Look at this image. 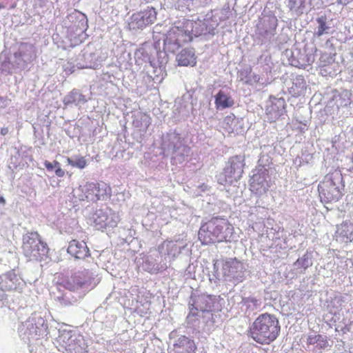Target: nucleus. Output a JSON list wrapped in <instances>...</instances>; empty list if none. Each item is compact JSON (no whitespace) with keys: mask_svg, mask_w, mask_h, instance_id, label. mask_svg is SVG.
I'll return each mask as SVG.
<instances>
[{"mask_svg":"<svg viewBox=\"0 0 353 353\" xmlns=\"http://www.w3.org/2000/svg\"><path fill=\"white\" fill-rule=\"evenodd\" d=\"M280 330L278 319L274 314L264 313L250 324L248 336L259 344L268 345L276 339Z\"/></svg>","mask_w":353,"mask_h":353,"instance_id":"f257e3e1","label":"nucleus"},{"mask_svg":"<svg viewBox=\"0 0 353 353\" xmlns=\"http://www.w3.org/2000/svg\"><path fill=\"white\" fill-rule=\"evenodd\" d=\"M232 230L227 220L215 217L201 226L198 236L201 243L206 245L228 241Z\"/></svg>","mask_w":353,"mask_h":353,"instance_id":"f03ea898","label":"nucleus"},{"mask_svg":"<svg viewBox=\"0 0 353 353\" xmlns=\"http://www.w3.org/2000/svg\"><path fill=\"white\" fill-rule=\"evenodd\" d=\"M344 187L343 177L340 171L335 170L324 176L319 184L318 190L321 201L327 210H331L332 207L327 205H332L342 197Z\"/></svg>","mask_w":353,"mask_h":353,"instance_id":"7ed1b4c3","label":"nucleus"},{"mask_svg":"<svg viewBox=\"0 0 353 353\" xmlns=\"http://www.w3.org/2000/svg\"><path fill=\"white\" fill-rule=\"evenodd\" d=\"M161 150L166 157H171L173 164H181L188 159L191 149L185 144L181 134L170 132L162 137Z\"/></svg>","mask_w":353,"mask_h":353,"instance_id":"20e7f679","label":"nucleus"},{"mask_svg":"<svg viewBox=\"0 0 353 353\" xmlns=\"http://www.w3.org/2000/svg\"><path fill=\"white\" fill-rule=\"evenodd\" d=\"M22 250L30 261H41L48 257L49 248L37 232H28L23 236Z\"/></svg>","mask_w":353,"mask_h":353,"instance_id":"39448f33","label":"nucleus"},{"mask_svg":"<svg viewBox=\"0 0 353 353\" xmlns=\"http://www.w3.org/2000/svg\"><path fill=\"white\" fill-rule=\"evenodd\" d=\"M45 319L39 314H33L19 327L20 337L24 341L37 339L47 329Z\"/></svg>","mask_w":353,"mask_h":353,"instance_id":"423d86ee","label":"nucleus"},{"mask_svg":"<svg viewBox=\"0 0 353 353\" xmlns=\"http://www.w3.org/2000/svg\"><path fill=\"white\" fill-rule=\"evenodd\" d=\"M243 161L244 158L242 156L230 158L223 172L219 176V183L222 185H232L240 179L243 172Z\"/></svg>","mask_w":353,"mask_h":353,"instance_id":"0eeeda50","label":"nucleus"},{"mask_svg":"<svg viewBox=\"0 0 353 353\" xmlns=\"http://www.w3.org/2000/svg\"><path fill=\"white\" fill-rule=\"evenodd\" d=\"M217 25L212 23L210 19H198L195 21H188L185 26L184 34L188 41H191L193 37H199L202 34H215V28Z\"/></svg>","mask_w":353,"mask_h":353,"instance_id":"6e6552de","label":"nucleus"},{"mask_svg":"<svg viewBox=\"0 0 353 353\" xmlns=\"http://www.w3.org/2000/svg\"><path fill=\"white\" fill-rule=\"evenodd\" d=\"M270 185L268 170L264 166L259 165L253 171L250 180V190L255 194L261 196L267 192Z\"/></svg>","mask_w":353,"mask_h":353,"instance_id":"1a4fd4ad","label":"nucleus"},{"mask_svg":"<svg viewBox=\"0 0 353 353\" xmlns=\"http://www.w3.org/2000/svg\"><path fill=\"white\" fill-rule=\"evenodd\" d=\"M92 219L97 230H103L106 227L113 228L120 221L119 214L108 207L97 210L92 214Z\"/></svg>","mask_w":353,"mask_h":353,"instance_id":"9d476101","label":"nucleus"},{"mask_svg":"<svg viewBox=\"0 0 353 353\" xmlns=\"http://www.w3.org/2000/svg\"><path fill=\"white\" fill-rule=\"evenodd\" d=\"M95 272L93 269L84 268L83 270L78 271L64 281L63 286L70 291H77L90 284L91 280L94 279Z\"/></svg>","mask_w":353,"mask_h":353,"instance_id":"9b49d317","label":"nucleus"},{"mask_svg":"<svg viewBox=\"0 0 353 353\" xmlns=\"http://www.w3.org/2000/svg\"><path fill=\"white\" fill-rule=\"evenodd\" d=\"M188 39L185 37L184 30L178 27L172 28L163 37V49L165 51L174 53L181 46V41H187ZM163 54L165 58V52H160L159 55Z\"/></svg>","mask_w":353,"mask_h":353,"instance_id":"f8f14e48","label":"nucleus"},{"mask_svg":"<svg viewBox=\"0 0 353 353\" xmlns=\"http://www.w3.org/2000/svg\"><path fill=\"white\" fill-rule=\"evenodd\" d=\"M25 285V281L14 269L0 275V290L21 292Z\"/></svg>","mask_w":353,"mask_h":353,"instance_id":"ddd939ff","label":"nucleus"},{"mask_svg":"<svg viewBox=\"0 0 353 353\" xmlns=\"http://www.w3.org/2000/svg\"><path fill=\"white\" fill-rule=\"evenodd\" d=\"M245 271L244 264L236 259H230L222 264L223 276L228 281H242Z\"/></svg>","mask_w":353,"mask_h":353,"instance_id":"4468645a","label":"nucleus"},{"mask_svg":"<svg viewBox=\"0 0 353 353\" xmlns=\"http://www.w3.org/2000/svg\"><path fill=\"white\" fill-rule=\"evenodd\" d=\"M288 60L289 63L299 68H307L314 61V55L312 53L301 52L299 50L287 49L283 54Z\"/></svg>","mask_w":353,"mask_h":353,"instance_id":"2eb2a0df","label":"nucleus"},{"mask_svg":"<svg viewBox=\"0 0 353 353\" xmlns=\"http://www.w3.org/2000/svg\"><path fill=\"white\" fill-rule=\"evenodd\" d=\"M157 12L153 8L134 13L130 18L129 27L131 30L143 29L146 26L152 24L156 20Z\"/></svg>","mask_w":353,"mask_h":353,"instance_id":"dca6fc26","label":"nucleus"},{"mask_svg":"<svg viewBox=\"0 0 353 353\" xmlns=\"http://www.w3.org/2000/svg\"><path fill=\"white\" fill-rule=\"evenodd\" d=\"M320 0H286L289 13L293 17L307 14Z\"/></svg>","mask_w":353,"mask_h":353,"instance_id":"f3484780","label":"nucleus"},{"mask_svg":"<svg viewBox=\"0 0 353 353\" xmlns=\"http://www.w3.org/2000/svg\"><path fill=\"white\" fill-rule=\"evenodd\" d=\"M214 306V300L211 296L205 294H192L189 301V308L194 309L201 314L210 315V310Z\"/></svg>","mask_w":353,"mask_h":353,"instance_id":"a211bd4d","label":"nucleus"},{"mask_svg":"<svg viewBox=\"0 0 353 353\" xmlns=\"http://www.w3.org/2000/svg\"><path fill=\"white\" fill-rule=\"evenodd\" d=\"M277 27V19L275 16L268 17L261 26L257 28V34L261 43L270 41L275 34Z\"/></svg>","mask_w":353,"mask_h":353,"instance_id":"6ab92c4d","label":"nucleus"},{"mask_svg":"<svg viewBox=\"0 0 353 353\" xmlns=\"http://www.w3.org/2000/svg\"><path fill=\"white\" fill-rule=\"evenodd\" d=\"M67 19L71 22L68 28L77 35H80L88 29V19L84 14L80 12L74 11L70 14L67 17Z\"/></svg>","mask_w":353,"mask_h":353,"instance_id":"aec40b11","label":"nucleus"},{"mask_svg":"<svg viewBox=\"0 0 353 353\" xmlns=\"http://www.w3.org/2000/svg\"><path fill=\"white\" fill-rule=\"evenodd\" d=\"M170 353H195L196 346L194 340L181 335L174 339L172 347H170Z\"/></svg>","mask_w":353,"mask_h":353,"instance_id":"412c9836","label":"nucleus"},{"mask_svg":"<svg viewBox=\"0 0 353 353\" xmlns=\"http://www.w3.org/2000/svg\"><path fill=\"white\" fill-rule=\"evenodd\" d=\"M67 252L77 259H83L90 256V250L84 241L72 240L70 242Z\"/></svg>","mask_w":353,"mask_h":353,"instance_id":"4be33fe9","label":"nucleus"},{"mask_svg":"<svg viewBox=\"0 0 353 353\" xmlns=\"http://www.w3.org/2000/svg\"><path fill=\"white\" fill-rule=\"evenodd\" d=\"M159 254L165 256V260H173L181 252V247L172 241H164L158 248Z\"/></svg>","mask_w":353,"mask_h":353,"instance_id":"5701e85b","label":"nucleus"},{"mask_svg":"<svg viewBox=\"0 0 353 353\" xmlns=\"http://www.w3.org/2000/svg\"><path fill=\"white\" fill-rule=\"evenodd\" d=\"M176 61L180 66H194L196 63V57L193 48L183 49L176 54Z\"/></svg>","mask_w":353,"mask_h":353,"instance_id":"b1692460","label":"nucleus"},{"mask_svg":"<svg viewBox=\"0 0 353 353\" xmlns=\"http://www.w3.org/2000/svg\"><path fill=\"white\" fill-rule=\"evenodd\" d=\"M336 236L340 241L351 242L353 241V223L351 222H343L337 227Z\"/></svg>","mask_w":353,"mask_h":353,"instance_id":"393cba45","label":"nucleus"},{"mask_svg":"<svg viewBox=\"0 0 353 353\" xmlns=\"http://www.w3.org/2000/svg\"><path fill=\"white\" fill-rule=\"evenodd\" d=\"M318 24L315 34L321 37L323 34H329L332 29V19H330L325 13H319V17L316 19Z\"/></svg>","mask_w":353,"mask_h":353,"instance_id":"a878e982","label":"nucleus"},{"mask_svg":"<svg viewBox=\"0 0 353 353\" xmlns=\"http://www.w3.org/2000/svg\"><path fill=\"white\" fill-rule=\"evenodd\" d=\"M94 185H96V190L94 192V197L91 196L92 202H97L99 200L105 201L110 197L111 188L107 183L101 181L94 183Z\"/></svg>","mask_w":353,"mask_h":353,"instance_id":"bb28decb","label":"nucleus"},{"mask_svg":"<svg viewBox=\"0 0 353 353\" xmlns=\"http://www.w3.org/2000/svg\"><path fill=\"white\" fill-rule=\"evenodd\" d=\"M26 61H32L36 57V50L34 46L28 43H23L20 45L19 50L14 52V57H21Z\"/></svg>","mask_w":353,"mask_h":353,"instance_id":"cd10ccee","label":"nucleus"},{"mask_svg":"<svg viewBox=\"0 0 353 353\" xmlns=\"http://www.w3.org/2000/svg\"><path fill=\"white\" fill-rule=\"evenodd\" d=\"M214 103L216 109L223 110L232 107L234 102L232 98L222 90L214 96Z\"/></svg>","mask_w":353,"mask_h":353,"instance_id":"c85d7f7f","label":"nucleus"},{"mask_svg":"<svg viewBox=\"0 0 353 353\" xmlns=\"http://www.w3.org/2000/svg\"><path fill=\"white\" fill-rule=\"evenodd\" d=\"M95 190L96 185H94V183L86 182L84 185H79V188L76 190V192H81V194H77L79 200H88L90 201H92L91 196L94 197V192Z\"/></svg>","mask_w":353,"mask_h":353,"instance_id":"c756f323","label":"nucleus"},{"mask_svg":"<svg viewBox=\"0 0 353 353\" xmlns=\"http://www.w3.org/2000/svg\"><path fill=\"white\" fill-rule=\"evenodd\" d=\"M285 100L282 98L277 99L268 109V114L271 115V119H276L285 112Z\"/></svg>","mask_w":353,"mask_h":353,"instance_id":"7c9ffc66","label":"nucleus"},{"mask_svg":"<svg viewBox=\"0 0 353 353\" xmlns=\"http://www.w3.org/2000/svg\"><path fill=\"white\" fill-rule=\"evenodd\" d=\"M87 99L85 96L79 92L77 90H72L63 99V103L65 105L74 104L75 105H81L86 103Z\"/></svg>","mask_w":353,"mask_h":353,"instance_id":"2f4dec72","label":"nucleus"},{"mask_svg":"<svg viewBox=\"0 0 353 353\" xmlns=\"http://www.w3.org/2000/svg\"><path fill=\"white\" fill-rule=\"evenodd\" d=\"M313 264V255L311 252L306 251V252L301 257H299L293 264L296 269L302 268L304 270L311 267Z\"/></svg>","mask_w":353,"mask_h":353,"instance_id":"473e14b6","label":"nucleus"},{"mask_svg":"<svg viewBox=\"0 0 353 353\" xmlns=\"http://www.w3.org/2000/svg\"><path fill=\"white\" fill-rule=\"evenodd\" d=\"M69 165L79 169H83L87 165V161L83 157L74 155L67 159Z\"/></svg>","mask_w":353,"mask_h":353,"instance_id":"72a5a7b5","label":"nucleus"},{"mask_svg":"<svg viewBox=\"0 0 353 353\" xmlns=\"http://www.w3.org/2000/svg\"><path fill=\"white\" fill-rule=\"evenodd\" d=\"M190 309V312L187 316V323L188 325L193 327L199 326L201 313L194 310V309Z\"/></svg>","mask_w":353,"mask_h":353,"instance_id":"f704fd0d","label":"nucleus"},{"mask_svg":"<svg viewBox=\"0 0 353 353\" xmlns=\"http://www.w3.org/2000/svg\"><path fill=\"white\" fill-rule=\"evenodd\" d=\"M167 268V265H161L159 267V265L156 263L154 261H150L149 257L145 261V269L151 272H157L160 270H165Z\"/></svg>","mask_w":353,"mask_h":353,"instance_id":"c9c22d12","label":"nucleus"},{"mask_svg":"<svg viewBox=\"0 0 353 353\" xmlns=\"http://www.w3.org/2000/svg\"><path fill=\"white\" fill-rule=\"evenodd\" d=\"M1 70L3 72L6 73H12L17 69V67L14 65V63L13 60L10 59H5L1 63Z\"/></svg>","mask_w":353,"mask_h":353,"instance_id":"e433bc0d","label":"nucleus"},{"mask_svg":"<svg viewBox=\"0 0 353 353\" xmlns=\"http://www.w3.org/2000/svg\"><path fill=\"white\" fill-rule=\"evenodd\" d=\"M13 62L14 63V65L17 67V69H23L26 67L29 61H26L23 57H14V55L13 56Z\"/></svg>","mask_w":353,"mask_h":353,"instance_id":"4c0bfd02","label":"nucleus"},{"mask_svg":"<svg viewBox=\"0 0 353 353\" xmlns=\"http://www.w3.org/2000/svg\"><path fill=\"white\" fill-rule=\"evenodd\" d=\"M57 300L60 303L61 305L65 306L72 304V302L70 300L67 293L63 294L61 296H57Z\"/></svg>","mask_w":353,"mask_h":353,"instance_id":"58836bf2","label":"nucleus"},{"mask_svg":"<svg viewBox=\"0 0 353 353\" xmlns=\"http://www.w3.org/2000/svg\"><path fill=\"white\" fill-rule=\"evenodd\" d=\"M59 165V163L57 161H54L53 162H50L48 161H45L44 165L48 172H53L54 169L57 168Z\"/></svg>","mask_w":353,"mask_h":353,"instance_id":"ea45409f","label":"nucleus"},{"mask_svg":"<svg viewBox=\"0 0 353 353\" xmlns=\"http://www.w3.org/2000/svg\"><path fill=\"white\" fill-rule=\"evenodd\" d=\"M10 100L7 97H0V108H3L8 105Z\"/></svg>","mask_w":353,"mask_h":353,"instance_id":"a19ab883","label":"nucleus"},{"mask_svg":"<svg viewBox=\"0 0 353 353\" xmlns=\"http://www.w3.org/2000/svg\"><path fill=\"white\" fill-rule=\"evenodd\" d=\"M325 59H327V63H332V61H333L332 60V58L327 54H323L321 58H320V61H321V63H322ZM320 66H325V63H320L319 65Z\"/></svg>","mask_w":353,"mask_h":353,"instance_id":"79ce46f5","label":"nucleus"},{"mask_svg":"<svg viewBox=\"0 0 353 353\" xmlns=\"http://www.w3.org/2000/svg\"><path fill=\"white\" fill-rule=\"evenodd\" d=\"M201 318H202L205 323H208L209 320H211L212 319V309L210 310V315L207 314H200Z\"/></svg>","mask_w":353,"mask_h":353,"instance_id":"37998d69","label":"nucleus"},{"mask_svg":"<svg viewBox=\"0 0 353 353\" xmlns=\"http://www.w3.org/2000/svg\"><path fill=\"white\" fill-rule=\"evenodd\" d=\"M54 172L56 175L59 177H62L65 174V172L61 168L60 164L57 168H55Z\"/></svg>","mask_w":353,"mask_h":353,"instance_id":"c03bdc74","label":"nucleus"},{"mask_svg":"<svg viewBox=\"0 0 353 353\" xmlns=\"http://www.w3.org/2000/svg\"><path fill=\"white\" fill-rule=\"evenodd\" d=\"M209 190V188L207 185L205 183L201 184L198 187V193L200 194L201 192H205Z\"/></svg>","mask_w":353,"mask_h":353,"instance_id":"a18cd8bd","label":"nucleus"},{"mask_svg":"<svg viewBox=\"0 0 353 353\" xmlns=\"http://www.w3.org/2000/svg\"><path fill=\"white\" fill-rule=\"evenodd\" d=\"M219 263L216 262L215 263H214V272H215V276L216 278H219L220 276V274L219 272H218V268H219Z\"/></svg>","mask_w":353,"mask_h":353,"instance_id":"49530a36","label":"nucleus"},{"mask_svg":"<svg viewBox=\"0 0 353 353\" xmlns=\"http://www.w3.org/2000/svg\"><path fill=\"white\" fill-rule=\"evenodd\" d=\"M6 291V290H0V300L1 301H3L7 299V295L5 294Z\"/></svg>","mask_w":353,"mask_h":353,"instance_id":"de8ad7c7","label":"nucleus"},{"mask_svg":"<svg viewBox=\"0 0 353 353\" xmlns=\"http://www.w3.org/2000/svg\"><path fill=\"white\" fill-rule=\"evenodd\" d=\"M9 132V129L7 127H3L1 129V134L3 136L6 135Z\"/></svg>","mask_w":353,"mask_h":353,"instance_id":"09e8293b","label":"nucleus"},{"mask_svg":"<svg viewBox=\"0 0 353 353\" xmlns=\"http://www.w3.org/2000/svg\"><path fill=\"white\" fill-rule=\"evenodd\" d=\"M350 2V0H337L336 3L342 6L347 5Z\"/></svg>","mask_w":353,"mask_h":353,"instance_id":"8fccbe9b","label":"nucleus"},{"mask_svg":"<svg viewBox=\"0 0 353 353\" xmlns=\"http://www.w3.org/2000/svg\"><path fill=\"white\" fill-rule=\"evenodd\" d=\"M146 57L148 58V63H149L150 65L153 68H156L157 67L156 63H154L153 61H151L150 58L148 57V54L146 55Z\"/></svg>","mask_w":353,"mask_h":353,"instance_id":"3c124183","label":"nucleus"},{"mask_svg":"<svg viewBox=\"0 0 353 353\" xmlns=\"http://www.w3.org/2000/svg\"><path fill=\"white\" fill-rule=\"evenodd\" d=\"M254 305L256 306L258 305V300L255 298H251L250 301Z\"/></svg>","mask_w":353,"mask_h":353,"instance_id":"603ef678","label":"nucleus"},{"mask_svg":"<svg viewBox=\"0 0 353 353\" xmlns=\"http://www.w3.org/2000/svg\"><path fill=\"white\" fill-rule=\"evenodd\" d=\"M318 337V338H321V335H318V336H316L315 338H310V343H314L316 341H317V340H316V338Z\"/></svg>","mask_w":353,"mask_h":353,"instance_id":"864d4df0","label":"nucleus"},{"mask_svg":"<svg viewBox=\"0 0 353 353\" xmlns=\"http://www.w3.org/2000/svg\"><path fill=\"white\" fill-rule=\"evenodd\" d=\"M296 81H299V85H301V83H302V84H305L304 81H303V77H298V78L296 79Z\"/></svg>","mask_w":353,"mask_h":353,"instance_id":"5fc2aeb1","label":"nucleus"},{"mask_svg":"<svg viewBox=\"0 0 353 353\" xmlns=\"http://www.w3.org/2000/svg\"><path fill=\"white\" fill-rule=\"evenodd\" d=\"M259 77L258 75L254 74L253 76V81L254 83H257V82H259Z\"/></svg>","mask_w":353,"mask_h":353,"instance_id":"6e6d98bb","label":"nucleus"},{"mask_svg":"<svg viewBox=\"0 0 353 353\" xmlns=\"http://www.w3.org/2000/svg\"><path fill=\"white\" fill-rule=\"evenodd\" d=\"M0 203L3 205L6 204V199L2 196H0Z\"/></svg>","mask_w":353,"mask_h":353,"instance_id":"4d7b16f0","label":"nucleus"},{"mask_svg":"<svg viewBox=\"0 0 353 353\" xmlns=\"http://www.w3.org/2000/svg\"><path fill=\"white\" fill-rule=\"evenodd\" d=\"M166 62H167L166 59L165 61L162 60V61H159V68H161L163 66V65L164 63H165Z\"/></svg>","mask_w":353,"mask_h":353,"instance_id":"13d9d810","label":"nucleus"},{"mask_svg":"<svg viewBox=\"0 0 353 353\" xmlns=\"http://www.w3.org/2000/svg\"><path fill=\"white\" fill-rule=\"evenodd\" d=\"M349 171H350V172L351 176L353 177V163H352V165L350 167V168H349Z\"/></svg>","mask_w":353,"mask_h":353,"instance_id":"bf43d9fd","label":"nucleus"},{"mask_svg":"<svg viewBox=\"0 0 353 353\" xmlns=\"http://www.w3.org/2000/svg\"><path fill=\"white\" fill-rule=\"evenodd\" d=\"M68 70L70 72V73H72L74 72V70H72L71 68H68V67H65V71L67 72Z\"/></svg>","mask_w":353,"mask_h":353,"instance_id":"052dcab7","label":"nucleus"},{"mask_svg":"<svg viewBox=\"0 0 353 353\" xmlns=\"http://www.w3.org/2000/svg\"><path fill=\"white\" fill-rule=\"evenodd\" d=\"M252 81V80H251V79H248V80H246V83H251V81Z\"/></svg>","mask_w":353,"mask_h":353,"instance_id":"680f3d73","label":"nucleus"},{"mask_svg":"<svg viewBox=\"0 0 353 353\" xmlns=\"http://www.w3.org/2000/svg\"><path fill=\"white\" fill-rule=\"evenodd\" d=\"M4 6L2 3H0V9L3 8Z\"/></svg>","mask_w":353,"mask_h":353,"instance_id":"e2e57ef3","label":"nucleus"},{"mask_svg":"<svg viewBox=\"0 0 353 353\" xmlns=\"http://www.w3.org/2000/svg\"><path fill=\"white\" fill-rule=\"evenodd\" d=\"M336 301L337 303H339L340 300L339 299H334V302Z\"/></svg>","mask_w":353,"mask_h":353,"instance_id":"0e129e2a","label":"nucleus"}]
</instances>
